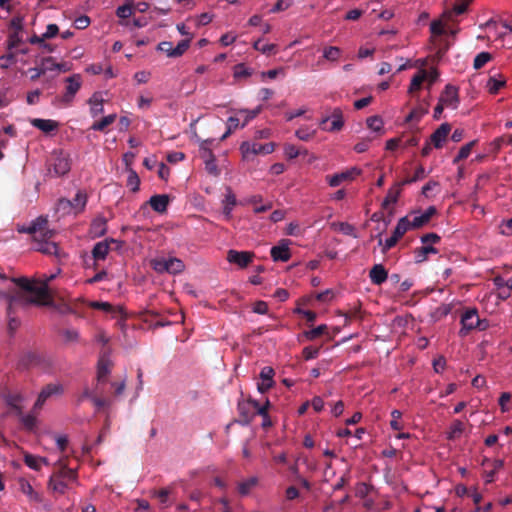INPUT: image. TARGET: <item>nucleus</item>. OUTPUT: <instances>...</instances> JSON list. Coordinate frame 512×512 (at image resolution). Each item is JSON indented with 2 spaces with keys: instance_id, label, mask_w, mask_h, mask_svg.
<instances>
[{
  "instance_id": "10",
  "label": "nucleus",
  "mask_w": 512,
  "mask_h": 512,
  "mask_svg": "<svg viewBox=\"0 0 512 512\" xmlns=\"http://www.w3.org/2000/svg\"><path fill=\"white\" fill-rule=\"evenodd\" d=\"M71 169V164L68 156L62 153L54 154L49 162V172L54 176L59 177L67 174Z\"/></svg>"
},
{
  "instance_id": "39",
  "label": "nucleus",
  "mask_w": 512,
  "mask_h": 512,
  "mask_svg": "<svg viewBox=\"0 0 512 512\" xmlns=\"http://www.w3.org/2000/svg\"><path fill=\"white\" fill-rule=\"evenodd\" d=\"M116 120V114H110L103 117L100 121H96L91 126V129L94 131H104L109 125L114 123Z\"/></svg>"
},
{
  "instance_id": "30",
  "label": "nucleus",
  "mask_w": 512,
  "mask_h": 512,
  "mask_svg": "<svg viewBox=\"0 0 512 512\" xmlns=\"http://www.w3.org/2000/svg\"><path fill=\"white\" fill-rule=\"evenodd\" d=\"M262 200H263V198L261 195H253V196L248 197L245 200V202L247 204L254 205V213L259 214V213L266 212L272 208L271 203L259 205V203H261Z\"/></svg>"
},
{
  "instance_id": "26",
  "label": "nucleus",
  "mask_w": 512,
  "mask_h": 512,
  "mask_svg": "<svg viewBox=\"0 0 512 512\" xmlns=\"http://www.w3.org/2000/svg\"><path fill=\"white\" fill-rule=\"evenodd\" d=\"M413 253L415 262L422 263L428 259L429 254H437L438 250L432 245L424 244L422 247L416 248Z\"/></svg>"
},
{
  "instance_id": "9",
  "label": "nucleus",
  "mask_w": 512,
  "mask_h": 512,
  "mask_svg": "<svg viewBox=\"0 0 512 512\" xmlns=\"http://www.w3.org/2000/svg\"><path fill=\"white\" fill-rule=\"evenodd\" d=\"M344 126L343 113L340 108H334L331 116H326L320 121L321 129L329 132L340 131Z\"/></svg>"
},
{
  "instance_id": "44",
  "label": "nucleus",
  "mask_w": 512,
  "mask_h": 512,
  "mask_svg": "<svg viewBox=\"0 0 512 512\" xmlns=\"http://www.w3.org/2000/svg\"><path fill=\"white\" fill-rule=\"evenodd\" d=\"M261 108L258 107L254 110H247V109H241L237 112L238 116L243 118V122L241 124V127L246 126L252 119H254L259 113Z\"/></svg>"
},
{
  "instance_id": "53",
  "label": "nucleus",
  "mask_w": 512,
  "mask_h": 512,
  "mask_svg": "<svg viewBox=\"0 0 512 512\" xmlns=\"http://www.w3.org/2000/svg\"><path fill=\"white\" fill-rule=\"evenodd\" d=\"M22 43L21 33L9 31L7 46L8 49H14Z\"/></svg>"
},
{
  "instance_id": "35",
  "label": "nucleus",
  "mask_w": 512,
  "mask_h": 512,
  "mask_svg": "<svg viewBox=\"0 0 512 512\" xmlns=\"http://www.w3.org/2000/svg\"><path fill=\"white\" fill-rule=\"evenodd\" d=\"M427 78V71L424 69L419 70V72L412 78L408 92L413 94L421 88L422 83Z\"/></svg>"
},
{
  "instance_id": "63",
  "label": "nucleus",
  "mask_w": 512,
  "mask_h": 512,
  "mask_svg": "<svg viewBox=\"0 0 512 512\" xmlns=\"http://www.w3.org/2000/svg\"><path fill=\"white\" fill-rule=\"evenodd\" d=\"M251 75V71L244 64H237L234 67V77L235 78H243Z\"/></svg>"
},
{
  "instance_id": "5",
  "label": "nucleus",
  "mask_w": 512,
  "mask_h": 512,
  "mask_svg": "<svg viewBox=\"0 0 512 512\" xmlns=\"http://www.w3.org/2000/svg\"><path fill=\"white\" fill-rule=\"evenodd\" d=\"M275 145L272 142L261 144L245 141L241 144L240 150L245 160H251L256 155H268L274 151Z\"/></svg>"
},
{
  "instance_id": "15",
  "label": "nucleus",
  "mask_w": 512,
  "mask_h": 512,
  "mask_svg": "<svg viewBox=\"0 0 512 512\" xmlns=\"http://www.w3.org/2000/svg\"><path fill=\"white\" fill-rule=\"evenodd\" d=\"M361 173V170L354 167L341 173H336L331 176H327V181L330 186L337 187L342 182L352 180Z\"/></svg>"
},
{
  "instance_id": "56",
  "label": "nucleus",
  "mask_w": 512,
  "mask_h": 512,
  "mask_svg": "<svg viewBox=\"0 0 512 512\" xmlns=\"http://www.w3.org/2000/svg\"><path fill=\"white\" fill-rule=\"evenodd\" d=\"M338 226V229L340 232H342L345 235L352 236L354 238H357L355 227L347 222H340L336 224Z\"/></svg>"
},
{
  "instance_id": "37",
  "label": "nucleus",
  "mask_w": 512,
  "mask_h": 512,
  "mask_svg": "<svg viewBox=\"0 0 512 512\" xmlns=\"http://www.w3.org/2000/svg\"><path fill=\"white\" fill-rule=\"evenodd\" d=\"M465 429L464 423L460 420H454L450 426L447 439L454 440L459 438Z\"/></svg>"
},
{
  "instance_id": "22",
  "label": "nucleus",
  "mask_w": 512,
  "mask_h": 512,
  "mask_svg": "<svg viewBox=\"0 0 512 512\" xmlns=\"http://www.w3.org/2000/svg\"><path fill=\"white\" fill-rule=\"evenodd\" d=\"M370 280L375 285L383 284L388 278V271L382 264H375L369 272Z\"/></svg>"
},
{
  "instance_id": "11",
  "label": "nucleus",
  "mask_w": 512,
  "mask_h": 512,
  "mask_svg": "<svg viewBox=\"0 0 512 512\" xmlns=\"http://www.w3.org/2000/svg\"><path fill=\"white\" fill-rule=\"evenodd\" d=\"M254 253L249 251L229 250L227 253V260L230 263L238 265L240 268L247 267L253 260Z\"/></svg>"
},
{
  "instance_id": "17",
  "label": "nucleus",
  "mask_w": 512,
  "mask_h": 512,
  "mask_svg": "<svg viewBox=\"0 0 512 512\" xmlns=\"http://www.w3.org/2000/svg\"><path fill=\"white\" fill-rule=\"evenodd\" d=\"M440 102L447 107L456 108L459 102L458 89L453 85H446L441 94Z\"/></svg>"
},
{
  "instance_id": "32",
  "label": "nucleus",
  "mask_w": 512,
  "mask_h": 512,
  "mask_svg": "<svg viewBox=\"0 0 512 512\" xmlns=\"http://www.w3.org/2000/svg\"><path fill=\"white\" fill-rule=\"evenodd\" d=\"M20 490L23 494L28 496L29 500L31 501L38 503L42 501L41 495L33 489L32 485L28 481H20Z\"/></svg>"
},
{
  "instance_id": "3",
  "label": "nucleus",
  "mask_w": 512,
  "mask_h": 512,
  "mask_svg": "<svg viewBox=\"0 0 512 512\" xmlns=\"http://www.w3.org/2000/svg\"><path fill=\"white\" fill-rule=\"evenodd\" d=\"M150 266L158 274L168 273L176 275L183 272L185 269L183 261L176 257L151 259Z\"/></svg>"
},
{
  "instance_id": "64",
  "label": "nucleus",
  "mask_w": 512,
  "mask_h": 512,
  "mask_svg": "<svg viewBox=\"0 0 512 512\" xmlns=\"http://www.w3.org/2000/svg\"><path fill=\"white\" fill-rule=\"evenodd\" d=\"M320 349L318 347L307 346L303 349V357L305 360H311L318 356Z\"/></svg>"
},
{
  "instance_id": "43",
  "label": "nucleus",
  "mask_w": 512,
  "mask_h": 512,
  "mask_svg": "<svg viewBox=\"0 0 512 512\" xmlns=\"http://www.w3.org/2000/svg\"><path fill=\"white\" fill-rule=\"evenodd\" d=\"M401 194V189L399 187H392L388 190V193L382 203L383 208H387L390 204H394L398 201V198Z\"/></svg>"
},
{
  "instance_id": "16",
  "label": "nucleus",
  "mask_w": 512,
  "mask_h": 512,
  "mask_svg": "<svg viewBox=\"0 0 512 512\" xmlns=\"http://www.w3.org/2000/svg\"><path fill=\"white\" fill-rule=\"evenodd\" d=\"M113 366L112 361L110 360L108 354L103 353L97 364V382L104 383L106 381L107 376L111 372V368Z\"/></svg>"
},
{
  "instance_id": "50",
  "label": "nucleus",
  "mask_w": 512,
  "mask_h": 512,
  "mask_svg": "<svg viewBox=\"0 0 512 512\" xmlns=\"http://www.w3.org/2000/svg\"><path fill=\"white\" fill-rule=\"evenodd\" d=\"M240 126V117L238 115L230 116L227 120V131L223 134L220 140L226 139L232 131L236 130Z\"/></svg>"
},
{
  "instance_id": "38",
  "label": "nucleus",
  "mask_w": 512,
  "mask_h": 512,
  "mask_svg": "<svg viewBox=\"0 0 512 512\" xmlns=\"http://www.w3.org/2000/svg\"><path fill=\"white\" fill-rule=\"evenodd\" d=\"M24 462L29 468H31L33 470H39L41 468V464L46 463V459L42 458V457L34 456L29 453H25Z\"/></svg>"
},
{
  "instance_id": "45",
  "label": "nucleus",
  "mask_w": 512,
  "mask_h": 512,
  "mask_svg": "<svg viewBox=\"0 0 512 512\" xmlns=\"http://www.w3.org/2000/svg\"><path fill=\"white\" fill-rule=\"evenodd\" d=\"M257 484V478L251 477L238 484V492L242 496H246L250 493L251 489Z\"/></svg>"
},
{
  "instance_id": "60",
  "label": "nucleus",
  "mask_w": 512,
  "mask_h": 512,
  "mask_svg": "<svg viewBox=\"0 0 512 512\" xmlns=\"http://www.w3.org/2000/svg\"><path fill=\"white\" fill-rule=\"evenodd\" d=\"M254 48L264 54H271L276 46L274 44H262V41L259 39L254 43Z\"/></svg>"
},
{
  "instance_id": "48",
  "label": "nucleus",
  "mask_w": 512,
  "mask_h": 512,
  "mask_svg": "<svg viewBox=\"0 0 512 512\" xmlns=\"http://www.w3.org/2000/svg\"><path fill=\"white\" fill-rule=\"evenodd\" d=\"M341 53L342 52L339 47L329 46L324 49L323 58L331 62H336L339 60Z\"/></svg>"
},
{
  "instance_id": "51",
  "label": "nucleus",
  "mask_w": 512,
  "mask_h": 512,
  "mask_svg": "<svg viewBox=\"0 0 512 512\" xmlns=\"http://www.w3.org/2000/svg\"><path fill=\"white\" fill-rule=\"evenodd\" d=\"M492 59V55L489 52H481L476 55L473 62L474 69H481L486 63Z\"/></svg>"
},
{
  "instance_id": "42",
  "label": "nucleus",
  "mask_w": 512,
  "mask_h": 512,
  "mask_svg": "<svg viewBox=\"0 0 512 512\" xmlns=\"http://www.w3.org/2000/svg\"><path fill=\"white\" fill-rule=\"evenodd\" d=\"M55 235L54 230H51L48 228V224L43 225V231L37 232V237H33V240L35 243H37V246L41 245L42 243L52 239Z\"/></svg>"
},
{
  "instance_id": "52",
  "label": "nucleus",
  "mask_w": 512,
  "mask_h": 512,
  "mask_svg": "<svg viewBox=\"0 0 512 512\" xmlns=\"http://www.w3.org/2000/svg\"><path fill=\"white\" fill-rule=\"evenodd\" d=\"M474 145H475V141H471V142H469V143H467V144L463 145V146L460 148V150H459V152H458L457 156L454 158L453 163H458V162H460V161H462V160L466 159V158L470 155L471 150H472V147H473Z\"/></svg>"
},
{
  "instance_id": "62",
  "label": "nucleus",
  "mask_w": 512,
  "mask_h": 512,
  "mask_svg": "<svg viewBox=\"0 0 512 512\" xmlns=\"http://www.w3.org/2000/svg\"><path fill=\"white\" fill-rule=\"evenodd\" d=\"M206 171L213 176H218L220 174V170L216 164L215 158L204 161Z\"/></svg>"
},
{
  "instance_id": "31",
  "label": "nucleus",
  "mask_w": 512,
  "mask_h": 512,
  "mask_svg": "<svg viewBox=\"0 0 512 512\" xmlns=\"http://www.w3.org/2000/svg\"><path fill=\"white\" fill-rule=\"evenodd\" d=\"M49 63H52V57H46V58H43L42 60V63H41V67L39 68H30L28 70V72L31 73V80L32 81H35L37 80L41 75L45 74L46 71H52L53 68L52 67H48V64Z\"/></svg>"
},
{
  "instance_id": "49",
  "label": "nucleus",
  "mask_w": 512,
  "mask_h": 512,
  "mask_svg": "<svg viewBox=\"0 0 512 512\" xmlns=\"http://www.w3.org/2000/svg\"><path fill=\"white\" fill-rule=\"evenodd\" d=\"M128 172L129 175L127 178V186L130 188L132 192H137L140 186V178L133 169L130 168Z\"/></svg>"
},
{
  "instance_id": "23",
  "label": "nucleus",
  "mask_w": 512,
  "mask_h": 512,
  "mask_svg": "<svg viewBox=\"0 0 512 512\" xmlns=\"http://www.w3.org/2000/svg\"><path fill=\"white\" fill-rule=\"evenodd\" d=\"M149 204L154 211L163 213L167 210L169 204V196L166 194L154 195L150 198Z\"/></svg>"
},
{
  "instance_id": "55",
  "label": "nucleus",
  "mask_w": 512,
  "mask_h": 512,
  "mask_svg": "<svg viewBox=\"0 0 512 512\" xmlns=\"http://www.w3.org/2000/svg\"><path fill=\"white\" fill-rule=\"evenodd\" d=\"M24 18L22 16H14L9 24V30L12 32L21 33L23 31Z\"/></svg>"
},
{
  "instance_id": "14",
  "label": "nucleus",
  "mask_w": 512,
  "mask_h": 512,
  "mask_svg": "<svg viewBox=\"0 0 512 512\" xmlns=\"http://www.w3.org/2000/svg\"><path fill=\"white\" fill-rule=\"evenodd\" d=\"M451 131V125L449 123L441 124L430 136L429 141L433 144V147L440 149L446 142L448 135Z\"/></svg>"
},
{
  "instance_id": "2",
  "label": "nucleus",
  "mask_w": 512,
  "mask_h": 512,
  "mask_svg": "<svg viewBox=\"0 0 512 512\" xmlns=\"http://www.w3.org/2000/svg\"><path fill=\"white\" fill-rule=\"evenodd\" d=\"M74 483H77L76 469L68 467L66 459H59L55 464L54 472L50 476L48 489L53 493L63 495Z\"/></svg>"
},
{
  "instance_id": "19",
  "label": "nucleus",
  "mask_w": 512,
  "mask_h": 512,
  "mask_svg": "<svg viewBox=\"0 0 512 512\" xmlns=\"http://www.w3.org/2000/svg\"><path fill=\"white\" fill-rule=\"evenodd\" d=\"M104 98L102 92H94L88 100L90 114L93 118L104 112Z\"/></svg>"
},
{
  "instance_id": "36",
  "label": "nucleus",
  "mask_w": 512,
  "mask_h": 512,
  "mask_svg": "<svg viewBox=\"0 0 512 512\" xmlns=\"http://www.w3.org/2000/svg\"><path fill=\"white\" fill-rule=\"evenodd\" d=\"M106 220L104 218H97L91 224V234L95 237H100L106 232Z\"/></svg>"
},
{
  "instance_id": "27",
  "label": "nucleus",
  "mask_w": 512,
  "mask_h": 512,
  "mask_svg": "<svg viewBox=\"0 0 512 512\" xmlns=\"http://www.w3.org/2000/svg\"><path fill=\"white\" fill-rule=\"evenodd\" d=\"M236 204L237 200L235 194L232 192L231 188H227V194L223 200V214L226 218L231 217L232 210Z\"/></svg>"
},
{
  "instance_id": "1",
  "label": "nucleus",
  "mask_w": 512,
  "mask_h": 512,
  "mask_svg": "<svg viewBox=\"0 0 512 512\" xmlns=\"http://www.w3.org/2000/svg\"><path fill=\"white\" fill-rule=\"evenodd\" d=\"M21 290L6 294L8 329L11 333L18 329L20 320L15 316L17 308L30 305L48 306L52 300L46 282L37 284L25 277L11 279Z\"/></svg>"
},
{
  "instance_id": "24",
  "label": "nucleus",
  "mask_w": 512,
  "mask_h": 512,
  "mask_svg": "<svg viewBox=\"0 0 512 512\" xmlns=\"http://www.w3.org/2000/svg\"><path fill=\"white\" fill-rule=\"evenodd\" d=\"M23 400L24 397L20 393H8L5 396L7 405L14 411L15 415H20L21 411H23L21 406Z\"/></svg>"
},
{
  "instance_id": "41",
  "label": "nucleus",
  "mask_w": 512,
  "mask_h": 512,
  "mask_svg": "<svg viewBox=\"0 0 512 512\" xmlns=\"http://www.w3.org/2000/svg\"><path fill=\"white\" fill-rule=\"evenodd\" d=\"M192 36L188 39L181 40L177 46L171 50L170 58H178L181 57L189 48Z\"/></svg>"
},
{
  "instance_id": "12",
  "label": "nucleus",
  "mask_w": 512,
  "mask_h": 512,
  "mask_svg": "<svg viewBox=\"0 0 512 512\" xmlns=\"http://www.w3.org/2000/svg\"><path fill=\"white\" fill-rule=\"evenodd\" d=\"M290 241L287 239H282L278 245L273 246L271 248L270 254L273 261L278 262H287L291 258V252L289 249Z\"/></svg>"
},
{
  "instance_id": "40",
  "label": "nucleus",
  "mask_w": 512,
  "mask_h": 512,
  "mask_svg": "<svg viewBox=\"0 0 512 512\" xmlns=\"http://www.w3.org/2000/svg\"><path fill=\"white\" fill-rule=\"evenodd\" d=\"M506 84V80L504 78L497 79L494 76H491L486 84V88L488 89L489 93L491 94H497L499 90L504 87Z\"/></svg>"
},
{
  "instance_id": "28",
  "label": "nucleus",
  "mask_w": 512,
  "mask_h": 512,
  "mask_svg": "<svg viewBox=\"0 0 512 512\" xmlns=\"http://www.w3.org/2000/svg\"><path fill=\"white\" fill-rule=\"evenodd\" d=\"M39 413H33V409L31 410V412L27 415H24L23 414V411H21V414L20 415H16L20 422L22 423L23 427L27 430V431H33L36 426H37V415Z\"/></svg>"
},
{
  "instance_id": "61",
  "label": "nucleus",
  "mask_w": 512,
  "mask_h": 512,
  "mask_svg": "<svg viewBox=\"0 0 512 512\" xmlns=\"http://www.w3.org/2000/svg\"><path fill=\"white\" fill-rule=\"evenodd\" d=\"M16 61V56L14 53H8L0 56V68L7 69L12 63Z\"/></svg>"
},
{
  "instance_id": "20",
  "label": "nucleus",
  "mask_w": 512,
  "mask_h": 512,
  "mask_svg": "<svg viewBox=\"0 0 512 512\" xmlns=\"http://www.w3.org/2000/svg\"><path fill=\"white\" fill-rule=\"evenodd\" d=\"M115 242L114 239H105L96 243L92 249L94 260H104L109 253L110 245Z\"/></svg>"
},
{
  "instance_id": "29",
  "label": "nucleus",
  "mask_w": 512,
  "mask_h": 512,
  "mask_svg": "<svg viewBox=\"0 0 512 512\" xmlns=\"http://www.w3.org/2000/svg\"><path fill=\"white\" fill-rule=\"evenodd\" d=\"M459 3L455 4L451 10L445 11L443 17L451 20L454 15H461L467 11L469 4L472 0H457Z\"/></svg>"
},
{
  "instance_id": "8",
  "label": "nucleus",
  "mask_w": 512,
  "mask_h": 512,
  "mask_svg": "<svg viewBox=\"0 0 512 512\" xmlns=\"http://www.w3.org/2000/svg\"><path fill=\"white\" fill-rule=\"evenodd\" d=\"M64 389L59 383H50L42 388L37 400L33 405V413H39L45 402L53 395H61Z\"/></svg>"
},
{
  "instance_id": "58",
  "label": "nucleus",
  "mask_w": 512,
  "mask_h": 512,
  "mask_svg": "<svg viewBox=\"0 0 512 512\" xmlns=\"http://www.w3.org/2000/svg\"><path fill=\"white\" fill-rule=\"evenodd\" d=\"M398 239L392 234L391 237L387 238L383 244V241L381 238L378 240V244L382 245V253L385 254L388 250L393 248L397 243Z\"/></svg>"
},
{
  "instance_id": "4",
  "label": "nucleus",
  "mask_w": 512,
  "mask_h": 512,
  "mask_svg": "<svg viewBox=\"0 0 512 512\" xmlns=\"http://www.w3.org/2000/svg\"><path fill=\"white\" fill-rule=\"evenodd\" d=\"M270 406V402L266 400L264 405L254 399H248L247 401L239 402L238 410L245 423H250L254 416H266V409Z\"/></svg>"
},
{
  "instance_id": "54",
  "label": "nucleus",
  "mask_w": 512,
  "mask_h": 512,
  "mask_svg": "<svg viewBox=\"0 0 512 512\" xmlns=\"http://www.w3.org/2000/svg\"><path fill=\"white\" fill-rule=\"evenodd\" d=\"M366 123L367 126L375 132H379L383 128V121L379 116H371L367 118Z\"/></svg>"
},
{
  "instance_id": "33",
  "label": "nucleus",
  "mask_w": 512,
  "mask_h": 512,
  "mask_svg": "<svg viewBox=\"0 0 512 512\" xmlns=\"http://www.w3.org/2000/svg\"><path fill=\"white\" fill-rule=\"evenodd\" d=\"M412 229L410 226V219L408 216L402 217L398 220V223L393 231V235L400 240L403 235L408 231Z\"/></svg>"
},
{
  "instance_id": "57",
  "label": "nucleus",
  "mask_w": 512,
  "mask_h": 512,
  "mask_svg": "<svg viewBox=\"0 0 512 512\" xmlns=\"http://www.w3.org/2000/svg\"><path fill=\"white\" fill-rule=\"evenodd\" d=\"M132 9L133 5L131 3H125L117 8L116 15L122 19L128 18L132 15Z\"/></svg>"
},
{
  "instance_id": "21",
  "label": "nucleus",
  "mask_w": 512,
  "mask_h": 512,
  "mask_svg": "<svg viewBox=\"0 0 512 512\" xmlns=\"http://www.w3.org/2000/svg\"><path fill=\"white\" fill-rule=\"evenodd\" d=\"M48 224V220L46 217L40 216L34 221L31 222V224L27 227L23 226L21 228H18V232L20 233H27L32 235L33 237H37V232L43 231V225Z\"/></svg>"
},
{
  "instance_id": "6",
  "label": "nucleus",
  "mask_w": 512,
  "mask_h": 512,
  "mask_svg": "<svg viewBox=\"0 0 512 512\" xmlns=\"http://www.w3.org/2000/svg\"><path fill=\"white\" fill-rule=\"evenodd\" d=\"M461 324V332L465 331V334L476 328L479 330H485L488 326L486 321L480 319L476 309L466 310L461 316Z\"/></svg>"
},
{
  "instance_id": "7",
  "label": "nucleus",
  "mask_w": 512,
  "mask_h": 512,
  "mask_svg": "<svg viewBox=\"0 0 512 512\" xmlns=\"http://www.w3.org/2000/svg\"><path fill=\"white\" fill-rule=\"evenodd\" d=\"M65 82L67 83L66 91L63 96L58 99L61 106H69L73 102L76 93L80 90L82 85L81 75L74 74L69 76L65 79Z\"/></svg>"
},
{
  "instance_id": "18",
  "label": "nucleus",
  "mask_w": 512,
  "mask_h": 512,
  "mask_svg": "<svg viewBox=\"0 0 512 512\" xmlns=\"http://www.w3.org/2000/svg\"><path fill=\"white\" fill-rule=\"evenodd\" d=\"M274 370L269 366H265L261 369L260 378L261 383H258L257 388L260 393H265L274 385Z\"/></svg>"
},
{
  "instance_id": "59",
  "label": "nucleus",
  "mask_w": 512,
  "mask_h": 512,
  "mask_svg": "<svg viewBox=\"0 0 512 512\" xmlns=\"http://www.w3.org/2000/svg\"><path fill=\"white\" fill-rule=\"evenodd\" d=\"M428 223L427 218H425L422 213L420 215H413L410 220V226L412 229L423 227Z\"/></svg>"
},
{
  "instance_id": "13",
  "label": "nucleus",
  "mask_w": 512,
  "mask_h": 512,
  "mask_svg": "<svg viewBox=\"0 0 512 512\" xmlns=\"http://www.w3.org/2000/svg\"><path fill=\"white\" fill-rule=\"evenodd\" d=\"M193 141L199 146V156L203 161L215 158L212 146L215 143V139H201L196 132H194Z\"/></svg>"
},
{
  "instance_id": "47",
  "label": "nucleus",
  "mask_w": 512,
  "mask_h": 512,
  "mask_svg": "<svg viewBox=\"0 0 512 512\" xmlns=\"http://www.w3.org/2000/svg\"><path fill=\"white\" fill-rule=\"evenodd\" d=\"M327 330H328L327 325L321 324L318 327H315L311 330L305 331L304 336L307 340L312 341V340H315L318 337L324 335L327 332Z\"/></svg>"
},
{
  "instance_id": "25",
  "label": "nucleus",
  "mask_w": 512,
  "mask_h": 512,
  "mask_svg": "<svg viewBox=\"0 0 512 512\" xmlns=\"http://www.w3.org/2000/svg\"><path fill=\"white\" fill-rule=\"evenodd\" d=\"M31 125L44 133H50L58 128V123L51 119L35 118L31 120Z\"/></svg>"
},
{
  "instance_id": "34",
  "label": "nucleus",
  "mask_w": 512,
  "mask_h": 512,
  "mask_svg": "<svg viewBox=\"0 0 512 512\" xmlns=\"http://www.w3.org/2000/svg\"><path fill=\"white\" fill-rule=\"evenodd\" d=\"M35 250H37L43 254L55 255L56 257H60V250H59L58 245L55 242H52L50 240L35 247Z\"/></svg>"
},
{
  "instance_id": "46",
  "label": "nucleus",
  "mask_w": 512,
  "mask_h": 512,
  "mask_svg": "<svg viewBox=\"0 0 512 512\" xmlns=\"http://www.w3.org/2000/svg\"><path fill=\"white\" fill-rule=\"evenodd\" d=\"M73 201L72 206L77 212H81L84 210L87 203V195L83 191H78L75 197L71 200Z\"/></svg>"
}]
</instances>
